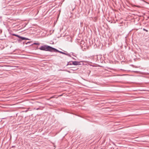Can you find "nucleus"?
<instances>
[{
    "mask_svg": "<svg viewBox=\"0 0 149 149\" xmlns=\"http://www.w3.org/2000/svg\"><path fill=\"white\" fill-rule=\"evenodd\" d=\"M39 49L41 50L49 51L51 52H53L54 48L47 45H44L41 46Z\"/></svg>",
    "mask_w": 149,
    "mask_h": 149,
    "instance_id": "obj_1",
    "label": "nucleus"
},
{
    "mask_svg": "<svg viewBox=\"0 0 149 149\" xmlns=\"http://www.w3.org/2000/svg\"><path fill=\"white\" fill-rule=\"evenodd\" d=\"M54 49H54L53 52H59L61 54H65V55H67L68 56L69 55V54H67L64 52H61V51H60L55 48H54Z\"/></svg>",
    "mask_w": 149,
    "mask_h": 149,
    "instance_id": "obj_2",
    "label": "nucleus"
},
{
    "mask_svg": "<svg viewBox=\"0 0 149 149\" xmlns=\"http://www.w3.org/2000/svg\"><path fill=\"white\" fill-rule=\"evenodd\" d=\"M72 64L75 65H80V62L77 61H72Z\"/></svg>",
    "mask_w": 149,
    "mask_h": 149,
    "instance_id": "obj_3",
    "label": "nucleus"
},
{
    "mask_svg": "<svg viewBox=\"0 0 149 149\" xmlns=\"http://www.w3.org/2000/svg\"><path fill=\"white\" fill-rule=\"evenodd\" d=\"M19 38H20L22 40H29V39L28 38H26L24 37H21L20 36Z\"/></svg>",
    "mask_w": 149,
    "mask_h": 149,
    "instance_id": "obj_4",
    "label": "nucleus"
},
{
    "mask_svg": "<svg viewBox=\"0 0 149 149\" xmlns=\"http://www.w3.org/2000/svg\"><path fill=\"white\" fill-rule=\"evenodd\" d=\"M59 70V71H66L68 72H70L69 71H67V70H61V69H60V70Z\"/></svg>",
    "mask_w": 149,
    "mask_h": 149,
    "instance_id": "obj_5",
    "label": "nucleus"
},
{
    "mask_svg": "<svg viewBox=\"0 0 149 149\" xmlns=\"http://www.w3.org/2000/svg\"><path fill=\"white\" fill-rule=\"evenodd\" d=\"M13 35L14 36H15L17 37H18V38L19 37V36L17 35H16L15 34H13Z\"/></svg>",
    "mask_w": 149,
    "mask_h": 149,
    "instance_id": "obj_6",
    "label": "nucleus"
},
{
    "mask_svg": "<svg viewBox=\"0 0 149 149\" xmlns=\"http://www.w3.org/2000/svg\"><path fill=\"white\" fill-rule=\"evenodd\" d=\"M33 44L36 45H39V43H33Z\"/></svg>",
    "mask_w": 149,
    "mask_h": 149,
    "instance_id": "obj_7",
    "label": "nucleus"
},
{
    "mask_svg": "<svg viewBox=\"0 0 149 149\" xmlns=\"http://www.w3.org/2000/svg\"><path fill=\"white\" fill-rule=\"evenodd\" d=\"M143 30L144 31H146V32H148V30H146V29H143Z\"/></svg>",
    "mask_w": 149,
    "mask_h": 149,
    "instance_id": "obj_8",
    "label": "nucleus"
},
{
    "mask_svg": "<svg viewBox=\"0 0 149 149\" xmlns=\"http://www.w3.org/2000/svg\"><path fill=\"white\" fill-rule=\"evenodd\" d=\"M39 109V108H37V109H36V110H38Z\"/></svg>",
    "mask_w": 149,
    "mask_h": 149,
    "instance_id": "obj_9",
    "label": "nucleus"
}]
</instances>
